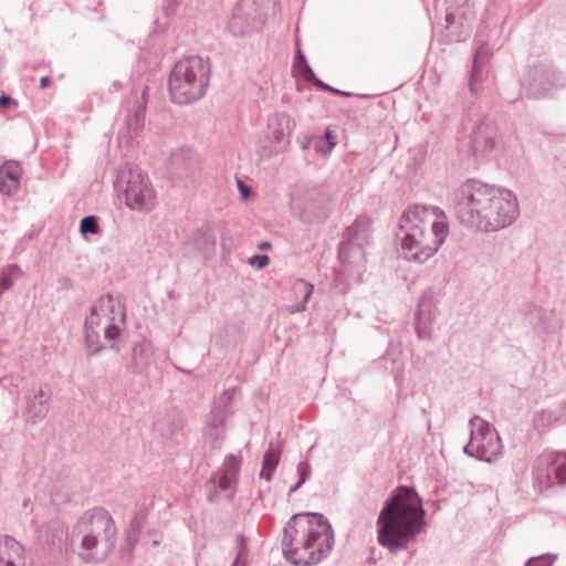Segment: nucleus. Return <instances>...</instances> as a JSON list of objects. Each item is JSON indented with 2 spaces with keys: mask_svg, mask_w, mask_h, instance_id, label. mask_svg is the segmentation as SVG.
<instances>
[{
  "mask_svg": "<svg viewBox=\"0 0 566 566\" xmlns=\"http://www.w3.org/2000/svg\"><path fill=\"white\" fill-rule=\"evenodd\" d=\"M145 103H138L135 106L134 111L127 115L126 127L125 129L118 133L119 138H122L125 135V133H127L129 138L138 136V134L143 130L145 125Z\"/></svg>",
  "mask_w": 566,
  "mask_h": 566,
  "instance_id": "26",
  "label": "nucleus"
},
{
  "mask_svg": "<svg viewBox=\"0 0 566 566\" xmlns=\"http://www.w3.org/2000/svg\"><path fill=\"white\" fill-rule=\"evenodd\" d=\"M496 127L492 118L484 116L476 120L469 136L468 153L474 161L483 159L495 146Z\"/></svg>",
  "mask_w": 566,
  "mask_h": 566,
  "instance_id": "14",
  "label": "nucleus"
},
{
  "mask_svg": "<svg viewBox=\"0 0 566 566\" xmlns=\"http://www.w3.org/2000/svg\"><path fill=\"white\" fill-rule=\"evenodd\" d=\"M294 65L295 66L297 65L300 72L303 75L308 74L314 77V72H313L312 67L310 66V64L307 63L306 56L301 49H296Z\"/></svg>",
  "mask_w": 566,
  "mask_h": 566,
  "instance_id": "36",
  "label": "nucleus"
},
{
  "mask_svg": "<svg viewBox=\"0 0 566 566\" xmlns=\"http://www.w3.org/2000/svg\"><path fill=\"white\" fill-rule=\"evenodd\" d=\"M248 263L258 270L265 268L270 263V258L266 254H254L249 258Z\"/></svg>",
  "mask_w": 566,
  "mask_h": 566,
  "instance_id": "39",
  "label": "nucleus"
},
{
  "mask_svg": "<svg viewBox=\"0 0 566 566\" xmlns=\"http://www.w3.org/2000/svg\"><path fill=\"white\" fill-rule=\"evenodd\" d=\"M105 338L113 340L119 335V327L115 323H109L104 331Z\"/></svg>",
  "mask_w": 566,
  "mask_h": 566,
  "instance_id": "42",
  "label": "nucleus"
},
{
  "mask_svg": "<svg viewBox=\"0 0 566 566\" xmlns=\"http://www.w3.org/2000/svg\"><path fill=\"white\" fill-rule=\"evenodd\" d=\"M146 513L144 510L138 511L130 522V528L133 531H140Z\"/></svg>",
  "mask_w": 566,
  "mask_h": 566,
  "instance_id": "41",
  "label": "nucleus"
},
{
  "mask_svg": "<svg viewBox=\"0 0 566 566\" xmlns=\"http://www.w3.org/2000/svg\"><path fill=\"white\" fill-rule=\"evenodd\" d=\"M448 234V218L442 209L413 205L401 214L396 240L406 260L423 263L438 251Z\"/></svg>",
  "mask_w": 566,
  "mask_h": 566,
  "instance_id": "3",
  "label": "nucleus"
},
{
  "mask_svg": "<svg viewBox=\"0 0 566 566\" xmlns=\"http://www.w3.org/2000/svg\"><path fill=\"white\" fill-rule=\"evenodd\" d=\"M14 101L10 95L2 94L0 95V107L6 108L13 104Z\"/></svg>",
  "mask_w": 566,
  "mask_h": 566,
  "instance_id": "50",
  "label": "nucleus"
},
{
  "mask_svg": "<svg viewBox=\"0 0 566 566\" xmlns=\"http://www.w3.org/2000/svg\"><path fill=\"white\" fill-rule=\"evenodd\" d=\"M566 87V76L551 63L533 66V98L554 97Z\"/></svg>",
  "mask_w": 566,
  "mask_h": 566,
  "instance_id": "13",
  "label": "nucleus"
},
{
  "mask_svg": "<svg viewBox=\"0 0 566 566\" xmlns=\"http://www.w3.org/2000/svg\"><path fill=\"white\" fill-rule=\"evenodd\" d=\"M51 400L52 391L48 385L27 389L21 406L24 422L34 426L43 421L50 411Z\"/></svg>",
  "mask_w": 566,
  "mask_h": 566,
  "instance_id": "12",
  "label": "nucleus"
},
{
  "mask_svg": "<svg viewBox=\"0 0 566 566\" xmlns=\"http://www.w3.org/2000/svg\"><path fill=\"white\" fill-rule=\"evenodd\" d=\"M292 291L295 297L300 298L301 301L294 305H291L289 307V312L291 314L304 312L307 307L308 301L313 295L314 285L306 280L300 279L293 283Z\"/></svg>",
  "mask_w": 566,
  "mask_h": 566,
  "instance_id": "27",
  "label": "nucleus"
},
{
  "mask_svg": "<svg viewBox=\"0 0 566 566\" xmlns=\"http://www.w3.org/2000/svg\"><path fill=\"white\" fill-rule=\"evenodd\" d=\"M155 430L171 442H178L182 436L184 421L177 415L168 416L155 422Z\"/></svg>",
  "mask_w": 566,
  "mask_h": 566,
  "instance_id": "21",
  "label": "nucleus"
},
{
  "mask_svg": "<svg viewBox=\"0 0 566 566\" xmlns=\"http://www.w3.org/2000/svg\"><path fill=\"white\" fill-rule=\"evenodd\" d=\"M370 238V219L359 216L347 228L338 248L340 268L336 272V281L358 280L365 270V245Z\"/></svg>",
  "mask_w": 566,
  "mask_h": 566,
  "instance_id": "7",
  "label": "nucleus"
},
{
  "mask_svg": "<svg viewBox=\"0 0 566 566\" xmlns=\"http://www.w3.org/2000/svg\"><path fill=\"white\" fill-rule=\"evenodd\" d=\"M27 505H28V500H25V501L23 502V506H27Z\"/></svg>",
  "mask_w": 566,
  "mask_h": 566,
  "instance_id": "62",
  "label": "nucleus"
},
{
  "mask_svg": "<svg viewBox=\"0 0 566 566\" xmlns=\"http://www.w3.org/2000/svg\"><path fill=\"white\" fill-rule=\"evenodd\" d=\"M78 527L84 533L80 552L84 562L103 560L114 551L117 528L106 510L87 511L78 521Z\"/></svg>",
  "mask_w": 566,
  "mask_h": 566,
  "instance_id": "6",
  "label": "nucleus"
},
{
  "mask_svg": "<svg viewBox=\"0 0 566 566\" xmlns=\"http://www.w3.org/2000/svg\"><path fill=\"white\" fill-rule=\"evenodd\" d=\"M334 543L333 527L323 514L297 513L283 528L282 554L292 565L314 566L329 555Z\"/></svg>",
  "mask_w": 566,
  "mask_h": 566,
  "instance_id": "4",
  "label": "nucleus"
},
{
  "mask_svg": "<svg viewBox=\"0 0 566 566\" xmlns=\"http://www.w3.org/2000/svg\"><path fill=\"white\" fill-rule=\"evenodd\" d=\"M470 440L463 452L479 461L492 463L502 454V441L499 432L490 422L474 415L469 420Z\"/></svg>",
  "mask_w": 566,
  "mask_h": 566,
  "instance_id": "8",
  "label": "nucleus"
},
{
  "mask_svg": "<svg viewBox=\"0 0 566 566\" xmlns=\"http://www.w3.org/2000/svg\"><path fill=\"white\" fill-rule=\"evenodd\" d=\"M489 55V48L481 44L476 50L473 59L472 70L470 74L469 88L472 94H476L483 80V67Z\"/></svg>",
  "mask_w": 566,
  "mask_h": 566,
  "instance_id": "23",
  "label": "nucleus"
},
{
  "mask_svg": "<svg viewBox=\"0 0 566 566\" xmlns=\"http://www.w3.org/2000/svg\"><path fill=\"white\" fill-rule=\"evenodd\" d=\"M325 137H326L327 142L334 140V136L329 129H326Z\"/></svg>",
  "mask_w": 566,
  "mask_h": 566,
  "instance_id": "58",
  "label": "nucleus"
},
{
  "mask_svg": "<svg viewBox=\"0 0 566 566\" xmlns=\"http://www.w3.org/2000/svg\"><path fill=\"white\" fill-rule=\"evenodd\" d=\"M535 480L541 493L566 485V452H543L536 459Z\"/></svg>",
  "mask_w": 566,
  "mask_h": 566,
  "instance_id": "11",
  "label": "nucleus"
},
{
  "mask_svg": "<svg viewBox=\"0 0 566 566\" xmlns=\"http://www.w3.org/2000/svg\"><path fill=\"white\" fill-rule=\"evenodd\" d=\"M198 158L196 153L190 148H178L171 151L168 159V169L171 175L177 177L187 176L188 172L196 169Z\"/></svg>",
  "mask_w": 566,
  "mask_h": 566,
  "instance_id": "18",
  "label": "nucleus"
},
{
  "mask_svg": "<svg viewBox=\"0 0 566 566\" xmlns=\"http://www.w3.org/2000/svg\"><path fill=\"white\" fill-rule=\"evenodd\" d=\"M378 543L391 553L406 549L426 526L422 500L413 486L399 485L377 518Z\"/></svg>",
  "mask_w": 566,
  "mask_h": 566,
  "instance_id": "2",
  "label": "nucleus"
},
{
  "mask_svg": "<svg viewBox=\"0 0 566 566\" xmlns=\"http://www.w3.org/2000/svg\"><path fill=\"white\" fill-rule=\"evenodd\" d=\"M249 548L243 535L237 537V556L231 566H248Z\"/></svg>",
  "mask_w": 566,
  "mask_h": 566,
  "instance_id": "31",
  "label": "nucleus"
},
{
  "mask_svg": "<svg viewBox=\"0 0 566 566\" xmlns=\"http://www.w3.org/2000/svg\"><path fill=\"white\" fill-rule=\"evenodd\" d=\"M555 554H542L537 557L533 556V566H552L556 560Z\"/></svg>",
  "mask_w": 566,
  "mask_h": 566,
  "instance_id": "40",
  "label": "nucleus"
},
{
  "mask_svg": "<svg viewBox=\"0 0 566 566\" xmlns=\"http://www.w3.org/2000/svg\"><path fill=\"white\" fill-rule=\"evenodd\" d=\"M542 310L538 311L539 318L544 321L547 327H555V324L552 321V318L555 316L554 312H549L548 315L546 313L542 315Z\"/></svg>",
  "mask_w": 566,
  "mask_h": 566,
  "instance_id": "48",
  "label": "nucleus"
},
{
  "mask_svg": "<svg viewBox=\"0 0 566 566\" xmlns=\"http://www.w3.org/2000/svg\"><path fill=\"white\" fill-rule=\"evenodd\" d=\"M402 349L399 340L391 339L388 343L386 352L379 357V364L391 374L397 387L403 384V360L401 358Z\"/></svg>",
  "mask_w": 566,
  "mask_h": 566,
  "instance_id": "17",
  "label": "nucleus"
},
{
  "mask_svg": "<svg viewBox=\"0 0 566 566\" xmlns=\"http://www.w3.org/2000/svg\"><path fill=\"white\" fill-rule=\"evenodd\" d=\"M455 19H457V14L448 9L447 14H446V21L448 23V27L454 24Z\"/></svg>",
  "mask_w": 566,
  "mask_h": 566,
  "instance_id": "51",
  "label": "nucleus"
},
{
  "mask_svg": "<svg viewBox=\"0 0 566 566\" xmlns=\"http://www.w3.org/2000/svg\"><path fill=\"white\" fill-rule=\"evenodd\" d=\"M85 319H87V321H88V323H94L95 325H97V324H98V317H95V316H91V315H88V316H86V318H85Z\"/></svg>",
  "mask_w": 566,
  "mask_h": 566,
  "instance_id": "57",
  "label": "nucleus"
},
{
  "mask_svg": "<svg viewBox=\"0 0 566 566\" xmlns=\"http://www.w3.org/2000/svg\"><path fill=\"white\" fill-rule=\"evenodd\" d=\"M193 240L197 249L201 252H209L216 245V234L209 224L199 228L193 234Z\"/></svg>",
  "mask_w": 566,
  "mask_h": 566,
  "instance_id": "28",
  "label": "nucleus"
},
{
  "mask_svg": "<svg viewBox=\"0 0 566 566\" xmlns=\"http://www.w3.org/2000/svg\"><path fill=\"white\" fill-rule=\"evenodd\" d=\"M235 388L224 390L214 401L216 409L230 413L231 405L234 399Z\"/></svg>",
  "mask_w": 566,
  "mask_h": 566,
  "instance_id": "33",
  "label": "nucleus"
},
{
  "mask_svg": "<svg viewBox=\"0 0 566 566\" xmlns=\"http://www.w3.org/2000/svg\"><path fill=\"white\" fill-rule=\"evenodd\" d=\"M154 346L150 342H137L132 347V359L128 368L134 374H144L154 361Z\"/></svg>",
  "mask_w": 566,
  "mask_h": 566,
  "instance_id": "20",
  "label": "nucleus"
},
{
  "mask_svg": "<svg viewBox=\"0 0 566 566\" xmlns=\"http://www.w3.org/2000/svg\"><path fill=\"white\" fill-rule=\"evenodd\" d=\"M270 248H271V243H270V242H268V241L261 242V243L259 244V249H260V250H268V249H270Z\"/></svg>",
  "mask_w": 566,
  "mask_h": 566,
  "instance_id": "56",
  "label": "nucleus"
},
{
  "mask_svg": "<svg viewBox=\"0 0 566 566\" xmlns=\"http://www.w3.org/2000/svg\"><path fill=\"white\" fill-rule=\"evenodd\" d=\"M279 0H238L228 22L229 31L243 35L250 30H259L265 22L266 10Z\"/></svg>",
  "mask_w": 566,
  "mask_h": 566,
  "instance_id": "9",
  "label": "nucleus"
},
{
  "mask_svg": "<svg viewBox=\"0 0 566 566\" xmlns=\"http://www.w3.org/2000/svg\"><path fill=\"white\" fill-rule=\"evenodd\" d=\"M67 528L57 521H51L45 525L42 538L43 548L53 557H60L67 551Z\"/></svg>",
  "mask_w": 566,
  "mask_h": 566,
  "instance_id": "16",
  "label": "nucleus"
},
{
  "mask_svg": "<svg viewBox=\"0 0 566 566\" xmlns=\"http://www.w3.org/2000/svg\"><path fill=\"white\" fill-rule=\"evenodd\" d=\"M235 479H237L235 476H232L229 473H223L222 472L217 478V484H218L220 490L227 491V490L232 489V486H233V484L235 482Z\"/></svg>",
  "mask_w": 566,
  "mask_h": 566,
  "instance_id": "38",
  "label": "nucleus"
},
{
  "mask_svg": "<svg viewBox=\"0 0 566 566\" xmlns=\"http://www.w3.org/2000/svg\"><path fill=\"white\" fill-rule=\"evenodd\" d=\"M297 474H298V481L297 483L291 488L290 492L297 491L308 479L311 473V465L306 461H302L297 464Z\"/></svg>",
  "mask_w": 566,
  "mask_h": 566,
  "instance_id": "35",
  "label": "nucleus"
},
{
  "mask_svg": "<svg viewBox=\"0 0 566 566\" xmlns=\"http://www.w3.org/2000/svg\"><path fill=\"white\" fill-rule=\"evenodd\" d=\"M109 348H111V349H114V350H116V352H118V350H119V348H118V346H117L116 344H112Z\"/></svg>",
  "mask_w": 566,
  "mask_h": 566,
  "instance_id": "60",
  "label": "nucleus"
},
{
  "mask_svg": "<svg viewBox=\"0 0 566 566\" xmlns=\"http://www.w3.org/2000/svg\"><path fill=\"white\" fill-rule=\"evenodd\" d=\"M303 76H304L307 81L313 82V84H314L317 88H319V90H322V91L328 92L329 90H332V86H331V85H328V84L324 83V82H323L322 80H319L315 74H314V77H313V76H311V75H308V74H304Z\"/></svg>",
  "mask_w": 566,
  "mask_h": 566,
  "instance_id": "44",
  "label": "nucleus"
},
{
  "mask_svg": "<svg viewBox=\"0 0 566 566\" xmlns=\"http://www.w3.org/2000/svg\"><path fill=\"white\" fill-rule=\"evenodd\" d=\"M335 144H336L335 140H329L326 144H322V145L316 146V149L319 153L328 154V153L332 151V149L334 148Z\"/></svg>",
  "mask_w": 566,
  "mask_h": 566,
  "instance_id": "49",
  "label": "nucleus"
},
{
  "mask_svg": "<svg viewBox=\"0 0 566 566\" xmlns=\"http://www.w3.org/2000/svg\"><path fill=\"white\" fill-rule=\"evenodd\" d=\"M122 179L125 181V202L129 209L142 212L155 207L156 191L145 171L133 167L127 172H122Z\"/></svg>",
  "mask_w": 566,
  "mask_h": 566,
  "instance_id": "10",
  "label": "nucleus"
},
{
  "mask_svg": "<svg viewBox=\"0 0 566 566\" xmlns=\"http://www.w3.org/2000/svg\"><path fill=\"white\" fill-rule=\"evenodd\" d=\"M99 312L112 314L111 321H115V314H118L122 321H124L126 316L125 308L122 302L111 294L101 296L97 300V302L92 306L90 315L98 317Z\"/></svg>",
  "mask_w": 566,
  "mask_h": 566,
  "instance_id": "22",
  "label": "nucleus"
},
{
  "mask_svg": "<svg viewBox=\"0 0 566 566\" xmlns=\"http://www.w3.org/2000/svg\"><path fill=\"white\" fill-rule=\"evenodd\" d=\"M98 218L94 214L85 216L80 222V232L83 237L99 233Z\"/></svg>",
  "mask_w": 566,
  "mask_h": 566,
  "instance_id": "32",
  "label": "nucleus"
},
{
  "mask_svg": "<svg viewBox=\"0 0 566 566\" xmlns=\"http://www.w3.org/2000/svg\"><path fill=\"white\" fill-rule=\"evenodd\" d=\"M94 326H95L94 323H88V321L85 319V322H84L85 333L94 331Z\"/></svg>",
  "mask_w": 566,
  "mask_h": 566,
  "instance_id": "55",
  "label": "nucleus"
},
{
  "mask_svg": "<svg viewBox=\"0 0 566 566\" xmlns=\"http://www.w3.org/2000/svg\"><path fill=\"white\" fill-rule=\"evenodd\" d=\"M211 69L208 60L190 55L175 63L168 77L171 102L191 104L201 98L210 83Z\"/></svg>",
  "mask_w": 566,
  "mask_h": 566,
  "instance_id": "5",
  "label": "nucleus"
},
{
  "mask_svg": "<svg viewBox=\"0 0 566 566\" xmlns=\"http://www.w3.org/2000/svg\"><path fill=\"white\" fill-rule=\"evenodd\" d=\"M328 92H331V93H333L335 95L350 96V93L345 92V91H340V90L335 88V87H332V90H329Z\"/></svg>",
  "mask_w": 566,
  "mask_h": 566,
  "instance_id": "54",
  "label": "nucleus"
},
{
  "mask_svg": "<svg viewBox=\"0 0 566 566\" xmlns=\"http://www.w3.org/2000/svg\"><path fill=\"white\" fill-rule=\"evenodd\" d=\"M294 127V123L286 114H276L269 122L272 139L276 144L287 143V138Z\"/></svg>",
  "mask_w": 566,
  "mask_h": 566,
  "instance_id": "24",
  "label": "nucleus"
},
{
  "mask_svg": "<svg viewBox=\"0 0 566 566\" xmlns=\"http://www.w3.org/2000/svg\"><path fill=\"white\" fill-rule=\"evenodd\" d=\"M73 280L69 276H61L57 280V290L59 291H67L73 289Z\"/></svg>",
  "mask_w": 566,
  "mask_h": 566,
  "instance_id": "46",
  "label": "nucleus"
},
{
  "mask_svg": "<svg viewBox=\"0 0 566 566\" xmlns=\"http://www.w3.org/2000/svg\"><path fill=\"white\" fill-rule=\"evenodd\" d=\"M13 285V281L8 273L0 274V295Z\"/></svg>",
  "mask_w": 566,
  "mask_h": 566,
  "instance_id": "45",
  "label": "nucleus"
},
{
  "mask_svg": "<svg viewBox=\"0 0 566 566\" xmlns=\"http://www.w3.org/2000/svg\"><path fill=\"white\" fill-rule=\"evenodd\" d=\"M84 344L88 357L95 356L104 349V346L99 344V335L95 331L85 333Z\"/></svg>",
  "mask_w": 566,
  "mask_h": 566,
  "instance_id": "30",
  "label": "nucleus"
},
{
  "mask_svg": "<svg viewBox=\"0 0 566 566\" xmlns=\"http://www.w3.org/2000/svg\"><path fill=\"white\" fill-rule=\"evenodd\" d=\"M238 190L242 199H248L251 195V188L241 179H237Z\"/></svg>",
  "mask_w": 566,
  "mask_h": 566,
  "instance_id": "47",
  "label": "nucleus"
},
{
  "mask_svg": "<svg viewBox=\"0 0 566 566\" xmlns=\"http://www.w3.org/2000/svg\"><path fill=\"white\" fill-rule=\"evenodd\" d=\"M50 84H51V78H50L49 76H43V77L40 80V87H41V88H45V87H48Z\"/></svg>",
  "mask_w": 566,
  "mask_h": 566,
  "instance_id": "53",
  "label": "nucleus"
},
{
  "mask_svg": "<svg viewBox=\"0 0 566 566\" xmlns=\"http://www.w3.org/2000/svg\"><path fill=\"white\" fill-rule=\"evenodd\" d=\"M8 270H9V272H18L19 266L17 264H11Z\"/></svg>",
  "mask_w": 566,
  "mask_h": 566,
  "instance_id": "59",
  "label": "nucleus"
},
{
  "mask_svg": "<svg viewBox=\"0 0 566 566\" xmlns=\"http://www.w3.org/2000/svg\"><path fill=\"white\" fill-rule=\"evenodd\" d=\"M213 430H214V432L211 431L209 433L210 446H211V448H219L221 446L223 434L220 431V429H213Z\"/></svg>",
  "mask_w": 566,
  "mask_h": 566,
  "instance_id": "43",
  "label": "nucleus"
},
{
  "mask_svg": "<svg viewBox=\"0 0 566 566\" xmlns=\"http://www.w3.org/2000/svg\"><path fill=\"white\" fill-rule=\"evenodd\" d=\"M280 461V451L270 448L265 451L262 461V469L260 472V478L266 481H271L273 476V472L275 471Z\"/></svg>",
  "mask_w": 566,
  "mask_h": 566,
  "instance_id": "29",
  "label": "nucleus"
},
{
  "mask_svg": "<svg viewBox=\"0 0 566 566\" xmlns=\"http://www.w3.org/2000/svg\"><path fill=\"white\" fill-rule=\"evenodd\" d=\"M228 412L221 411L219 409L213 408L209 418V426L212 429H220L224 426L226 419L228 417Z\"/></svg>",
  "mask_w": 566,
  "mask_h": 566,
  "instance_id": "37",
  "label": "nucleus"
},
{
  "mask_svg": "<svg viewBox=\"0 0 566 566\" xmlns=\"http://www.w3.org/2000/svg\"><path fill=\"white\" fill-rule=\"evenodd\" d=\"M25 560H3L0 566H23Z\"/></svg>",
  "mask_w": 566,
  "mask_h": 566,
  "instance_id": "52",
  "label": "nucleus"
},
{
  "mask_svg": "<svg viewBox=\"0 0 566 566\" xmlns=\"http://www.w3.org/2000/svg\"><path fill=\"white\" fill-rule=\"evenodd\" d=\"M524 566H531V557L525 560Z\"/></svg>",
  "mask_w": 566,
  "mask_h": 566,
  "instance_id": "61",
  "label": "nucleus"
},
{
  "mask_svg": "<svg viewBox=\"0 0 566 566\" xmlns=\"http://www.w3.org/2000/svg\"><path fill=\"white\" fill-rule=\"evenodd\" d=\"M25 560L24 546L11 535L0 536V562Z\"/></svg>",
  "mask_w": 566,
  "mask_h": 566,
  "instance_id": "25",
  "label": "nucleus"
},
{
  "mask_svg": "<svg viewBox=\"0 0 566 566\" xmlns=\"http://www.w3.org/2000/svg\"><path fill=\"white\" fill-rule=\"evenodd\" d=\"M241 468V457L235 454H228L223 462V473H229L232 476H238Z\"/></svg>",
  "mask_w": 566,
  "mask_h": 566,
  "instance_id": "34",
  "label": "nucleus"
},
{
  "mask_svg": "<svg viewBox=\"0 0 566 566\" xmlns=\"http://www.w3.org/2000/svg\"><path fill=\"white\" fill-rule=\"evenodd\" d=\"M450 202L468 228L485 232L512 224L518 217V203L511 190L468 179L450 196Z\"/></svg>",
  "mask_w": 566,
  "mask_h": 566,
  "instance_id": "1",
  "label": "nucleus"
},
{
  "mask_svg": "<svg viewBox=\"0 0 566 566\" xmlns=\"http://www.w3.org/2000/svg\"><path fill=\"white\" fill-rule=\"evenodd\" d=\"M22 168L15 160H7L0 166V192L13 196L20 188Z\"/></svg>",
  "mask_w": 566,
  "mask_h": 566,
  "instance_id": "19",
  "label": "nucleus"
},
{
  "mask_svg": "<svg viewBox=\"0 0 566 566\" xmlns=\"http://www.w3.org/2000/svg\"><path fill=\"white\" fill-rule=\"evenodd\" d=\"M437 317V301L432 287L422 293L416 312L415 328L419 339H430Z\"/></svg>",
  "mask_w": 566,
  "mask_h": 566,
  "instance_id": "15",
  "label": "nucleus"
}]
</instances>
